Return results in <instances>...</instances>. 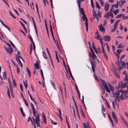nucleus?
Returning a JSON list of instances; mask_svg holds the SVG:
<instances>
[{
	"label": "nucleus",
	"mask_w": 128,
	"mask_h": 128,
	"mask_svg": "<svg viewBox=\"0 0 128 128\" xmlns=\"http://www.w3.org/2000/svg\"><path fill=\"white\" fill-rule=\"evenodd\" d=\"M112 49L113 51H114L115 50V47L113 45H112L111 46Z\"/></svg>",
	"instance_id": "obj_59"
},
{
	"label": "nucleus",
	"mask_w": 128,
	"mask_h": 128,
	"mask_svg": "<svg viewBox=\"0 0 128 128\" xmlns=\"http://www.w3.org/2000/svg\"><path fill=\"white\" fill-rule=\"evenodd\" d=\"M35 122L38 126L40 127V119L38 116H37L35 118Z\"/></svg>",
	"instance_id": "obj_5"
},
{
	"label": "nucleus",
	"mask_w": 128,
	"mask_h": 128,
	"mask_svg": "<svg viewBox=\"0 0 128 128\" xmlns=\"http://www.w3.org/2000/svg\"><path fill=\"white\" fill-rule=\"evenodd\" d=\"M90 48L91 51V54L90 52H89V56L90 57L91 56H94V57H96V56L93 50H92V48L91 47V46H89Z\"/></svg>",
	"instance_id": "obj_2"
},
{
	"label": "nucleus",
	"mask_w": 128,
	"mask_h": 128,
	"mask_svg": "<svg viewBox=\"0 0 128 128\" xmlns=\"http://www.w3.org/2000/svg\"><path fill=\"white\" fill-rule=\"evenodd\" d=\"M102 108L101 110V111L102 113L104 112L105 111V109L104 108V105H102Z\"/></svg>",
	"instance_id": "obj_26"
},
{
	"label": "nucleus",
	"mask_w": 128,
	"mask_h": 128,
	"mask_svg": "<svg viewBox=\"0 0 128 128\" xmlns=\"http://www.w3.org/2000/svg\"><path fill=\"white\" fill-rule=\"evenodd\" d=\"M7 88H8V90H7V93L8 94V96H9V98L10 99L11 97L10 96V90H9L8 87H7Z\"/></svg>",
	"instance_id": "obj_29"
},
{
	"label": "nucleus",
	"mask_w": 128,
	"mask_h": 128,
	"mask_svg": "<svg viewBox=\"0 0 128 128\" xmlns=\"http://www.w3.org/2000/svg\"><path fill=\"white\" fill-rule=\"evenodd\" d=\"M106 106H107V107H108V108L110 109V106H109L107 101L106 100Z\"/></svg>",
	"instance_id": "obj_57"
},
{
	"label": "nucleus",
	"mask_w": 128,
	"mask_h": 128,
	"mask_svg": "<svg viewBox=\"0 0 128 128\" xmlns=\"http://www.w3.org/2000/svg\"><path fill=\"white\" fill-rule=\"evenodd\" d=\"M103 54L104 56L106 58V60H108V57L106 53L105 52L103 53Z\"/></svg>",
	"instance_id": "obj_35"
},
{
	"label": "nucleus",
	"mask_w": 128,
	"mask_h": 128,
	"mask_svg": "<svg viewBox=\"0 0 128 128\" xmlns=\"http://www.w3.org/2000/svg\"><path fill=\"white\" fill-rule=\"evenodd\" d=\"M16 67L17 69V74H19L20 72V69L18 68V65H16Z\"/></svg>",
	"instance_id": "obj_39"
},
{
	"label": "nucleus",
	"mask_w": 128,
	"mask_h": 128,
	"mask_svg": "<svg viewBox=\"0 0 128 128\" xmlns=\"http://www.w3.org/2000/svg\"><path fill=\"white\" fill-rule=\"evenodd\" d=\"M32 44H30V55L32 54Z\"/></svg>",
	"instance_id": "obj_24"
},
{
	"label": "nucleus",
	"mask_w": 128,
	"mask_h": 128,
	"mask_svg": "<svg viewBox=\"0 0 128 128\" xmlns=\"http://www.w3.org/2000/svg\"><path fill=\"white\" fill-rule=\"evenodd\" d=\"M42 53H43V56L44 58L45 59H47V58L46 57V55L45 54V53L44 52H42Z\"/></svg>",
	"instance_id": "obj_44"
},
{
	"label": "nucleus",
	"mask_w": 128,
	"mask_h": 128,
	"mask_svg": "<svg viewBox=\"0 0 128 128\" xmlns=\"http://www.w3.org/2000/svg\"><path fill=\"white\" fill-rule=\"evenodd\" d=\"M116 52L118 54H120L122 52V51L121 50L118 49L116 50Z\"/></svg>",
	"instance_id": "obj_47"
},
{
	"label": "nucleus",
	"mask_w": 128,
	"mask_h": 128,
	"mask_svg": "<svg viewBox=\"0 0 128 128\" xmlns=\"http://www.w3.org/2000/svg\"><path fill=\"white\" fill-rule=\"evenodd\" d=\"M122 92V91H120L117 92H116L115 94L116 97L117 98V100H119V97L120 95V92Z\"/></svg>",
	"instance_id": "obj_8"
},
{
	"label": "nucleus",
	"mask_w": 128,
	"mask_h": 128,
	"mask_svg": "<svg viewBox=\"0 0 128 128\" xmlns=\"http://www.w3.org/2000/svg\"><path fill=\"white\" fill-rule=\"evenodd\" d=\"M43 1L44 3V5L45 6H46V2L47 4L48 3V0H43Z\"/></svg>",
	"instance_id": "obj_50"
},
{
	"label": "nucleus",
	"mask_w": 128,
	"mask_h": 128,
	"mask_svg": "<svg viewBox=\"0 0 128 128\" xmlns=\"http://www.w3.org/2000/svg\"><path fill=\"white\" fill-rule=\"evenodd\" d=\"M4 48L6 52L10 54H11L13 50L12 48H10V49H8L5 46L4 47Z\"/></svg>",
	"instance_id": "obj_6"
},
{
	"label": "nucleus",
	"mask_w": 128,
	"mask_h": 128,
	"mask_svg": "<svg viewBox=\"0 0 128 128\" xmlns=\"http://www.w3.org/2000/svg\"><path fill=\"white\" fill-rule=\"evenodd\" d=\"M95 62H90V63L92 65V67H95L96 66V64L95 63Z\"/></svg>",
	"instance_id": "obj_27"
},
{
	"label": "nucleus",
	"mask_w": 128,
	"mask_h": 128,
	"mask_svg": "<svg viewBox=\"0 0 128 128\" xmlns=\"http://www.w3.org/2000/svg\"><path fill=\"white\" fill-rule=\"evenodd\" d=\"M20 89H21V90L22 92H23V90L22 88V84H20Z\"/></svg>",
	"instance_id": "obj_55"
},
{
	"label": "nucleus",
	"mask_w": 128,
	"mask_h": 128,
	"mask_svg": "<svg viewBox=\"0 0 128 128\" xmlns=\"http://www.w3.org/2000/svg\"><path fill=\"white\" fill-rule=\"evenodd\" d=\"M127 84L126 82L124 83L122 81H121L118 84V86L121 88H125L126 87Z\"/></svg>",
	"instance_id": "obj_1"
},
{
	"label": "nucleus",
	"mask_w": 128,
	"mask_h": 128,
	"mask_svg": "<svg viewBox=\"0 0 128 128\" xmlns=\"http://www.w3.org/2000/svg\"><path fill=\"white\" fill-rule=\"evenodd\" d=\"M102 24H100V25L99 26L100 30L101 32L103 33H105V30L103 26H102Z\"/></svg>",
	"instance_id": "obj_9"
},
{
	"label": "nucleus",
	"mask_w": 128,
	"mask_h": 128,
	"mask_svg": "<svg viewBox=\"0 0 128 128\" xmlns=\"http://www.w3.org/2000/svg\"><path fill=\"white\" fill-rule=\"evenodd\" d=\"M119 12L118 10H115L113 12V13L115 14L116 15Z\"/></svg>",
	"instance_id": "obj_40"
},
{
	"label": "nucleus",
	"mask_w": 128,
	"mask_h": 128,
	"mask_svg": "<svg viewBox=\"0 0 128 128\" xmlns=\"http://www.w3.org/2000/svg\"><path fill=\"white\" fill-rule=\"evenodd\" d=\"M109 16L110 14L108 12H107L106 14L104 16V17L106 18H109Z\"/></svg>",
	"instance_id": "obj_25"
},
{
	"label": "nucleus",
	"mask_w": 128,
	"mask_h": 128,
	"mask_svg": "<svg viewBox=\"0 0 128 128\" xmlns=\"http://www.w3.org/2000/svg\"><path fill=\"white\" fill-rule=\"evenodd\" d=\"M0 22H1V24H2L4 26L6 25L3 22V21L1 20L0 19Z\"/></svg>",
	"instance_id": "obj_60"
},
{
	"label": "nucleus",
	"mask_w": 128,
	"mask_h": 128,
	"mask_svg": "<svg viewBox=\"0 0 128 128\" xmlns=\"http://www.w3.org/2000/svg\"><path fill=\"white\" fill-rule=\"evenodd\" d=\"M57 46L59 50V51L60 52H61V50L60 49V48L58 43H57Z\"/></svg>",
	"instance_id": "obj_48"
},
{
	"label": "nucleus",
	"mask_w": 128,
	"mask_h": 128,
	"mask_svg": "<svg viewBox=\"0 0 128 128\" xmlns=\"http://www.w3.org/2000/svg\"><path fill=\"white\" fill-rule=\"evenodd\" d=\"M114 7H116V8H118V6L116 4H114L112 6L111 8H113Z\"/></svg>",
	"instance_id": "obj_42"
},
{
	"label": "nucleus",
	"mask_w": 128,
	"mask_h": 128,
	"mask_svg": "<svg viewBox=\"0 0 128 128\" xmlns=\"http://www.w3.org/2000/svg\"><path fill=\"white\" fill-rule=\"evenodd\" d=\"M112 116L115 122L116 123L118 122V118L116 115L115 114L114 112H112Z\"/></svg>",
	"instance_id": "obj_4"
},
{
	"label": "nucleus",
	"mask_w": 128,
	"mask_h": 128,
	"mask_svg": "<svg viewBox=\"0 0 128 128\" xmlns=\"http://www.w3.org/2000/svg\"><path fill=\"white\" fill-rule=\"evenodd\" d=\"M20 111L22 113V115L24 116H26V115L24 114V112L23 111V110H22V108L20 107Z\"/></svg>",
	"instance_id": "obj_33"
},
{
	"label": "nucleus",
	"mask_w": 128,
	"mask_h": 128,
	"mask_svg": "<svg viewBox=\"0 0 128 128\" xmlns=\"http://www.w3.org/2000/svg\"><path fill=\"white\" fill-rule=\"evenodd\" d=\"M10 88L12 87V84L10 81H8Z\"/></svg>",
	"instance_id": "obj_53"
},
{
	"label": "nucleus",
	"mask_w": 128,
	"mask_h": 128,
	"mask_svg": "<svg viewBox=\"0 0 128 128\" xmlns=\"http://www.w3.org/2000/svg\"><path fill=\"white\" fill-rule=\"evenodd\" d=\"M83 16L82 17V19L84 21L85 20H86V21L85 22V24L86 23V21H87V22H88V20L87 18L86 17V15L85 14H82Z\"/></svg>",
	"instance_id": "obj_15"
},
{
	"label": "nucleus",
	"mask_w": 128,
	"mask_h": 128,
	"mask_svg": "<svg viewBox=\"0 0 128 128\" xmlns=\"http://www.w3.org/2000/svg\"><path fill=\"white\" fill-rule=\"evenodd\" d=\"M100 35H99V34H97L96 36V37H95V38H96V39H97L98 40H99V39L100 38H100Z\"/></svg>",
	"instance_id": "obj_52"
},
{
	"label": "nucleus",
	"mask_w": 128,
	"mask_h": 128,
	"mask_svg": "<svg viewBox=\"0 0 128 128\" xmlns=\"http://www.w3.org/2000/svg\"><path fill=\"white\" fill-rule=\"evenodd\" d=\"M100 2L102 6H104V2L102 1V0H98Z\"/></svg>",
	"instance_id": "obj_34"
},
{
	"label": "nucleus",
	"mask_w": 128,
	"mask_h": 128,
	"mask_svg": "<svg viewBox=\"0 0 128 128\" xmlns=\"http://www.w3.org/2000/svg\"><path fill=\"white\" fill-rule=\"evenodd\" d=\"M35 68L37 69L38 70L39 68V64H38V61H36V63L34 64Z\"/></svg>",
	"instance_id": "obj_19"
},
{
	"label": "nucleus",
	"mask_w": 128,
	"mask_h": 128,
	"mask_svg": "<svg viewBox=\"0 0 128 128\" xmlns=\"http://www.w3.org/2000/svg\"><path fill=\"white\" fill-rule=\"evenodd\" d=\"M40 72L42 78L43 80L44 81V77L43 75V72H42V70H40Z\"/></svg>",
	"instance_id": "obj_28"
},
{
	"label": "nucleus",
	"mask_w": 128,
	"mask_h": 128,
	"mask_svg": "<svg viewBox=\"0 0 128 128\" xmlns=\"http://www.w3.org/2000/svg\"><path fill=\"white\" fill-rule=\"evenodd\" d=\"M104 88L105 89L106 91L108 92V93L110 92V90L109 89V88H108V86H107V87H106V88Z\"/></svg>",
	"instance_id": "obj_43"
},
{
	"label": "nucleus",
	"mask_w": 128,
	"mask_h": 128,
	"mask_svg": "<svg viewBox=\"0 0 128 128\" xmlns=\"http://www.w3.org/2000/svg\"><path fill=\"white\" fill-rule=\"evenodd\" d=\"M50 82L51 83V84L52 85V86L54 88V89L55 90H56V88L55 87V84H54V82L53 81H52V80L50 81Z\"/></svg>",
	"instance_id": "obj_23"
},
{
	"label": "nucleus",
	"mask_w": 128,
	"mask_h": 128,
	"mask_svg": "<svg viewBox=\"0 0 128 128\" xmlns=\"http://www.w3.org/2000/svg\"><path fill=\"white\" fill-rule=\"evenodd\" d=\"M109 6V4L107 2H106L105 4L104 7V9L106 11H107L108 10Z\"/></svg>",
	"instance_id": "obj_7"
},
{
	"label": "nucleus",
	"mask_w": 128,
	"mask_h": 128,
	"mask_svg": "<svg viewBox=\"0 0 128 128\" xmlns=\"http://www.w3.org/2000/svg\"><path fill=\"white\" fill-rule=\"evenodd\" d=\"M128 18V17L127 16H124V15H123L122 16V20L127 19Z\"/></svg>",
	"instance_id": "obj_58"
},
{
	"label": "nucleus",
	"mask_w": 128,
	"mask_h": 128,
	"mask_svg": "<svg viewBox=\"0 0 128 128\" xmlns=\"http://www.w3.org/2000/svg\"><path fill=\"white\" fill-rule=\"evenodd\" d=\"M116 76L118 78H120V75L118 74L116 72Z\"/></svg>",
	"instance_id": "obj_56"
},
{
	"label": "nucleus",
	"mask_w": 128,
	"mask_h": 128,
	"mask_svg": "<svg viewBox=\"0 0 128 128\" xmlns=\"http://www.w3.org/2000/svg\"><path fill=\"white\" fill-rule=\"evenodd\" d=\"M106 45L107 48L108 50V52H110V50H109V47L108 46V44L107 43H106Z\"/></svg>",
	"instance_id": "obj_49"
},
{
	"label": "nucleus",
	"mask_w": 128,
	"mask_h": 128,
	"mask_svg": "<svg viewBox=\"0 0 128 128\" xmlns=\"http://www.w3.org/2000/svg\"><path fill=\"white\" fill-rule=\"evenodd\" d=\"M10 15H11V16L13 17L14 18H15V19H16V17H15L12 14V12H10Z\"/></svg>",
	"instance_id": "obj_64"
},
{
	"label": "nucleus",
	"mask_w": 128,
	"mask_h": 128,
	"mask_svg": "<svg viewBox=\"0 0 128 128\" xmlns=\"http://www.w3.org/2000/svg\"><path fill=\"white\" fill-rule=\"evenodd\" d=\"M96 6L99 9H100V6L97 2H96Z\"/></svg>",
	"instance_id": "obj_41"
},
{
	"label": "nucleus",
	"mask_w": 128,
	"mask_h": 128,
	"mask_svg": "<svg viewBox=\"0 0 128 128\" xmlns=\"http://www.w3.org/2000/svg\"><path fill=\"white\" fill-rule=\"evenodd\" d=\"M79 10L80 14L82 15L85 14L84 12L83 8H81L80 7H80H79Z\"/></svg>",
	"instance_id": "obj_18"
},
{
	"label": "nucleus",
	"mask_w": 128,
	"mask_h": 128,
	"mask_svg": "<svg viewBox=\"0 0 128 128\" xmlns=\"http://www.w3.org/2000/svg\"><path fill=\"white\" fill-rule=\"evenodd\" d=\"M83 128H90L88 122L87 123V124L85 122H84L83 123Z\"/></svg>",
	"instance_id": "obj_13"
},
{
	"label": "nucleus",
	"mask_w": 128,
	"mask_h": 128,
	"mask_svg": "<svg viewBox=\"0 0 128 128\" xmlns=\"http://www.w3.org/2000/svg\"><path fill=\"white\" fill-rule=\"evenodd\" d=\"M80 0H76V2L78 4V7H80Z\"/></svg>",
	"instance_id": "obj_36"
},
{
	"label": "nucleus",
	"mask_w": 128,
	"mask_h": 128,
	"mask_svg": "<svg viewBox=\"0 0 128 128\" xmlns=\"http://www.w3.org/2000/svg\"><path fill=\"white\" fill-rule=\"evenodd\" d=\"M19 58H20L22 60H23V61H24V60L21 56H16V60L18 62L19 61V60H20Z\"/></svg>",
	"instance_id": "obj_16"
},
{
	"label": "nucleus",
	"mask_w": 128,
	"mask_h": 128,
	"mask_svg": "<svg viewBox=\"0 0 128 128\" xmlns=\"http://www.w3.org/2000/svg\"><path fill=\"white\" fill-rule=\"evenodd\" d=\"M49 24H50V31L51 32L52 31V25H51V22H50V21H49Z\"/></svg>",
	"instance_id": "obj_45"
},
{
	"label": "nucleus",
	"mask_w": 128,
	"mask_h": 128,
	"mask_svg": "<svg viewBox=\"0 0 128 128\" xmlns=\"http://www.w3.org/2000/svg\"><path fill=\"white\" fill-rule=\"evenodd\" d=\"M30 99H31V100H32V101H34V102L36 104V102L35 101V100H34V98H32L31 96V95L30 94Z\"/></svg>",
	"instance_id": "obj_37"
},
{
	"label": "nucleus",
	"mask_w": 128,
	"mask_h": 128,
	"mask_svg": "<svg viewBox=\"0 0 128 128\" xmlns=\"http://www.w3.org/2000/svg\"><path fill=\"white\" fill-rule=\"evenodd\" d=\"M124 96L122 94H121L120 96V97H119V99H121L122 100H123L124 99Z\"/></svg>",
	"instance_id": "obj_32"
},
{
	"label": "nucleus",
	"mask_w": 128,
	"mask_h": 128,
	"mask_svg": "<svg viewBox=\"0 0 128 128\" xmlns=\"http://www.w3.org/2000/svg\"><path fill=\"white\" fill-rule=\"evenodd\" d=\"M12 82L13 84V87L14 88V86H15L16 87V84L15 80L14 79H12Z\"/></svg>",
	"instance_id": "obj_22"
},
{
	"label": "nucleus",
	"mask_w": 128,
	"mask_h": 128,
	"mask_svg": "<svg viewBox=\"0 0 128 128\" xmlns=\"http://www.w3.org/2000/svg\"><path fill=\"white\" fill-rule=\"evenodd\" d=\"M86 22L87 21H86V23H85V24L86 26V31L87 32H88V22Z\"/></svg>",
	"instance_id": "obj_31"
},
{
	"label": "nucleus",
	"mask_w": 128,
	"mask_h": 128,
	"mask_svg": "<svg viewBox=\"0 0 128 128\" xmlns=\"http://www.w3.org/2000/svg\"><path fill=\"white\" fill-rule=\"evenodd\" d=\"M121 65L122 66H124V68H125L126 66V64L123 61H121Z\"/></svg>",
	"instance_id": "obj_20"
},
{
	"label": "nucleus",
	"mask_w": 128,
	"mask_h": 128,
	"mask_svg": "<svg viewBox=\"0 0 128 128\" xmlns=\"http://www.w3.org/2000/svg\"><path fill=\"white\" fill-rule=\"evenodd\" d=\"M101 81L102 84L104 88H105L108 86L107 84H106V82L104 80H102Z\"/></svg>",
	"instance_id": "obj_17"
},
{
	"label": "nucleus",
	"mask_w": 128,
	"mask_h": 128,
	"mask_svg": "<svg viewBox=\"0 0 128 128\" xmlns=\"http://www.w3.org/2000/svg\"><path fill=\"white\" fill-rule=\"evenodd\" d=\"M120 20H118L117 21L114 25V29L113 30H112V32H114L116 30L118 26V22Z\"/></svg>",
	"instance_id": "obj_3"
},
{
	"label": "nucleus",
	"mask_w": 128,
	"mask_h": 128,
	"mask_svg": "<svg viewBox=\"0 0 128 128\" xmlns=\"http://www.w3.org/2000/svg\"><path fill=\"white\" fill-rule=\"evenodd\" d=\"M4 27L7 28L9 31H10V28L8 27L7 25H6Z\"/></svg>",
	"instance_id": "obj_62"
},
{
	"label": "nucleus",
	"mask_w": 128,
	"mask_h": 128,
	"mask_svg": "<svg viewBox=\"0 0 128 128\" xmlns=\"http://www.w3.org/2000/svg\"><path fill=\"white\" fill-rule=\"evenodd\" d=\"M18 62V63L19 64L20 66L21 67H22V66H23L20 60H19V61Z\"/></svg>",
	"instance_id": "obj_46"
},
{
	"label": "nucleus",
	"mask_w": 128,
	"mask_h": 128,
	"mask_svg": "<svg viewBox=\"0 0 128 128\" xmlns=\"http://www.w3.org/2000/svg\"><path fill=\"white\" fill-rule=\"evenodd\" d=\"M116 56L118 58V63H120V62L119 61V58H120V56L118 54H117L116 53Z\"/></svg>",
	"instance_id": "obj_54"
},
{
	"label": "nucleus",
	"mask_w": 128,
	"mask_h": 128,
	"mask_svg": "<svg viewBox=\"0 0 128 128\" xmlns=\"http://www.w3.org/2000/svg\"><path fill=\"white\" fill-rule=\"evenodd\" d=\"M3 78L4 80H6L7 79L6 76V72H2Z\"/></svg>",
	"instance_id": "obj_21"
},
{
	"label": "nucleus",
	"mask_w": 128,
	"mask_h": 128,
	"mask_svg": "<svg viewBox=\"0 0 128 128\" xmlns=\"http://www.w3.org/2000/svg\"><path fill=\"white\" fill-rule=\"evenodd\" d=\"M104 40L107 42H108L110 40V37L109 36H104Z\"/></svg>",
	"instance_id": "obj_10"
},
{
	"label": "nucleus",
	"mask_w": 128,
	"mask_h": 128,
	"mask_svg": "<svg viewBox=\"0 0 128 128\" xmlns=\"http://www.w3.org/2000/svg\"><path fill=\"white\" fill-rule=\"evenodd\" d=\"M122 16V14H120L117 16V18H120Z\"/></svg>",
	"instance_id": "obj_61"
},
{
	"label": "nucleus",
	"mask_w": 128,
	"mask_h": 128,
	"mask_svg": "<svg viewBox=\"0 0 128 128\" xmlns=\"http://www.w3.org/2000/svg\"><path fill=\"white\" fill-rule=\"evenodd\" d=\"M93 16L94 17V18H93V19H94V18H96L97 19V20L98 18V17L97 14L96 13L95 11L94 10H93Z\"/></svg>",
	"instance_id": "obj_11"
},
{
	"label": "nucleus",
	"mask_w": 128,
	"mask_h": 128,
	"mask_svg": "<svg viewBox=\"0 0 128 128\" xmlns=\"http://www.w3.org/2000/svg\"><path fill=\"white\" fill-rule=\"evenodd\" d=\"M123 122L124 123V124L126 125V126L127 127V128H128V123L123 118V117L122 116H121Z\"/></svg>",
	"instance_id": "obj_12"
},
{
	"label": "nucleus",
	"mask_w": 128,
	"mask_h": 128,
	"mask_svg": "<svg viewBox=\"0 0 128 128\" xmlns=\"http://www.w3.org/2000/svg\"><path fill=\"white\" fill-rule=\"evenodd\" d=\"M126 1L125 0H120V3L119 4V6L120 8H122L123 4Z\"/></svg>",
	"instance_id": "obj_14"
},
{
	"label": "nucleus",
	"mask_w": 128,
	"mask_h": 128,
	"mask_svg": "<svg viewBox=\"0 0 128 128\" xmlns=\"http://www.w3.org/2000/svg\"><path fill=\"white\" fill-rule=\"evenodd\" d=\"M43 121L44 122V123L45 124H46L47 122H46V118H43Z\"/></svg>",
	"instance_id": "obj_63"
},
{
	"label": "nucleus",
	"mask_w": 128,
	"mask_h": 128,
	"mask_svg": "<svg viewBox=\"0 0 128 128\" xmlns=\"http://www.w3.org/2000/svg\"><path fill=\"white\" fill-rule=\"evenodd\" d=\"M24 86L25 87V88L26 89H27V87H28L27 84V82L26 80L25 82L24 81Z\"/></svg>",
	"instance_id": "obj_30"
},
{
	"label": "nucleus",
	"mask_w": 128,
	"mask_h": 128,
	"mask_svg": "<svg viewBox=\"0 0 128 128\" xmlns=\"http://www.w3.org/2000/svg\"><path fill=\"white\" fill-rule=\"evenodd\" d=\"M90 57L91 58H92V60H90V62H95L94 61V60L96 59V58L97 57V56H96V57H95L94 56H91Z\"/></svg>",
	"instance_id": "obj_38"
},
{
	"label": "nucleus",
	"mask_w": 128,
	"mask_h": 128,
	"mask_svg": "<svg viewBox=\"0 0 128 128\" xmlns=\"http://www.w3.org/2000/svg\"><path fill=\"white\" fill-rule=\"evenodd\" d=\"M124 80H126L127 82H128V78L127 74L126 75V76L125 77Z\"/></svg>",
	"instance_id": "obj_51"
}]
</instances>
